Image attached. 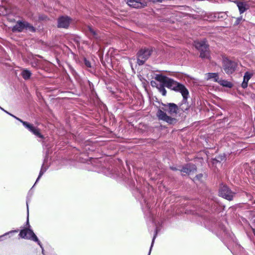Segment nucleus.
I'll list each match as a JSON object with an SVG mask.
<instances>
[{
  "label": "nucleus",
  "instance_id": "1",
  "mask_svg": "<svg viewBox=\"0 0 255 255\" xmlns=\"http://www.w3.org/2000/svg\"><path fill=\"white\" fill-rule=\"evenodd\" d=\"M161 105L163 107L161 109L158 110L156 116L159 120L165 122L170 125H174L177 123V119L173 117L176 116L179 109L184 112L189 108L188 105L185 108L184 107L179 108L176 104L173 103H162Z\"/></svg>",
  "mask_w": 255,
  "mask_h": 255
},
{
  "label": "nucleus",
  "instance_id": "2",
  "mask_svg": "<svg viewBox=\"0 0 255 255\" xmlns=\"http://www.w3.org/2000/svg\"><path fill=\"white\" fill-rule=\"evenodd\" d=\"M163 82L166 84V88L181 94L183 97L181 106L186 105L187 103L189 93L185 86L171 78L167 79V80H164Z\"/></svg>",
  "mask_w": 255,
  "mask_h": 255
},
{
  "label": "nucleus",
  "instance_id": "3",
  "mask_svg": "<svg viewBox=\"0 0 255 255\" xmlns=\"http://www.w3.org/2000/svg\"><path fill=\"white\" fill-rule=\"evenodd\" d=\"M205 226L206 228L220 238L223 237V234L225 236L226 235L230 236V231L222 224L217 222L214 219L206 220Z\"/></svg>",
  "mask_w": 255,
  "mask_h": 255
},
{
  "label": "nucleus",
  "instance_id": "4",
  "mask_svg": "<svg viewBox=\"0 0 255 255\" xmlns=\"http://www.w3.org/2000/svg\"><path fill=\"white\" fill-rule=\"evenodd\" d=\"M19 236L22 239L30 240L36 243L41 249L42 254L45 255L43 246L32 229H24L21 230Z\"/></svg>",
  "mask_w": 255,
  "mask_h": 255
},
{
  "label": "nucleus",
  "instance_id": "5",
  "mask_svg": "<svg viewBox=\"0 0 255 255\" xmlns=\"http://www.w3.org/2000/svg\"><path fill=\"white\" fill-rule=\"evenodd\" d=\"M2 111H4L6 114H8L9 115L11 116V117H13L14 119H15L17 121H19L22 124L23 126L26 128H27L29 131H30L31 133H32L37 137L40 138L41 139L44 138V136L40 133V129L39 128L35 127L32 124H30L29 123H28L27 122L22 121L21 119L13 115L12 114L9 113V112H7L6 111L4 110V109Z\"/></svg>",
  "mask_w": 255,
  "mask_h": 255
},
{
  "label": "nucleus",
  "instance_id": "6",
  "mask_svg": "<svg viewBox=\"0 0 255 255\" xmlns=\"http://www.w3.org/2000/svg\"><path fill=\"white\" fill-rule=\"evenodd\" d=\"M2 111H4L6 114H8L9 115L11 116V117H13L14 119H15L17 121H19L22 124L23 126L26 128H27L29 131H30L31 133H32L37 137L40 138L41 139L44 138V136L40 133V129L39 128L35 127L32 124H30L29 123H28L27 122L22 121L21 119L13 115L12 114L9 113V112H7L6 111L4 110V109Z\"/></svg>",
  "mask_w": 255,
  "mask_h": 255
},
{
  "label": "nucleus",
  "instance_id": "7",
  "mask_svg": "<svg viewBox=\"0 0 255 255\" xmlns=\"http://www.w3.org/2000/svg\"><path fill=\"white\" fill-rule=\"evenodd\" d=\"M24 29L28 30L31 32H35L36 28L26 21L18 20L15 25L11 28L13 32H21Z\"/></svg>",
  "mask_w": 255,
  "mask_h": 255
},
{
  "label": "nucleus",
  "instance_id": "8",
  "mask_svg": "<svg viewBox=\"0 0 255 255\" xmlns=\"http://www.w3.org/2000/svg\"><path fill=\"white\" fill-rule=\"evenodd\" d=\"M238 66L236 62L232 61L227 57H223L222 68L225 72L230 75L235 72Z\"/></svg>",
  "mask_w": 255,
  "mask_h": 255
},
{
  "label": "nucleus",
  "instance_id": "9",
  "mask_svg": "<svg viewBox=\"0 0 255 255\" xmlns=\"http://www.w3.org/2000/svg\"><path fill=\"white\" fill-rule=\"evenodd\" d=\"M195 47L200 52V57L201 58H209V45L207 43L206 41L203 40L195 42Z\"/></svg>",
  "mask_w": 255,
  "mask_h": 255
},
{
  "label": "nucleus",
  "instance_id": "10",
  "mask_svg": "<svg viewBox=\"0 0 255 255\" xmlns=\"http://www.w3.org/2000/svg\"><path fill=\"white\" fill-rule=\"evenodd\" d=\"M219 195L224 199L232 201L236 195V193L232 191L226 185L221 184L219 189Z\"/></svg>",
  "mask_w": 255,
  "mask_h": 255
},
{
  "label": "nucleus",
  "instance_id": "11",
  "mask_svg": "<svg viewBox=\"0 0 255 255\" xmlns=\"http://www.w3.org/2000/svg\"><path fill=\"white\" fill-rule=\"evenodd\" d=\"M154 79L155 80L160 83V84H159V88L158 89V91L162 96H165L167 93L166 90L165 88V87H166V84H165L163 81L164 80H167V79H170V78L162 74H156Z\"/></svg>",
  "mask_w": 255,
  "mask_h": 255
},
{
  "label": "nucleus",
  "instance_id": "12",
  "mask_svg": "<svg viewBox=\"0 0 255 255\" xmlns=\"http://www.w3.org/2000/svg\"><path fill=\"white\" fill-rule=\"evenodd\" d=\"M71 18L68 16H62L58 19L57 26L59 28H67L71 22Z\"/></svg>",
  "mask_w": 255,
  "mask_h": 255
},
{
  "label": "nucleus",
  "instance_id": "13",
  "mask_svg": "<svg viewBox=\"0 0 255 255\" xmlns=\"http://www.w3.org/2000/svg\"><path fill=\"white\" fill-rule=\"evenodd\" d=\"M89 38L96 40L100 39V32L99 30L94 29L91 26H88L87 30Z\"/></svg>",
  "mask_w": 255,
  "mask_h": 255
},
{
  "label": "nucleus",
  "instance_id": "14",
  "mask_svg": "<svg viewBox=\"0 0 255 255\" xmlns=\"http://www.w3.org/2000/svg\"><path fill=\"white\" fill-rule=\"evenodd\" d=\"M152 52L151 49L148 48H142L137 54V57H141L142 59H144L146 60L150 57Z\"/></svg>",
  "mask_w": 255,
  "mask_h": 255
},
{
  "label": "nucleus",
  "instance_id": "15",
  "mask_svg": "<svg viewBox=\"0 0 255 255\" xmlns=\"http://www.w3.org/2000/svg\"><path fill=\"white\" fill-rule=\"evenodd\" d=\"M253 74L249 72H246L244 76L243 81L242 83V87L246 89L248 87V84L249 80L252 78Z\"/></svg>",
  "mask_w": 255,
  "mask_h": 255
},
{
  "label": "nucleus",
  "instance_id": "16",
  "mask_svg": "<svg viewBox=\"0 0 255 255\" xmlns=\"http://www.w3.org/2000/svg\"><path fill=\"white\" fill-rule=\"evenodd\" d=\"M196 169V168L195 165L188 164L183 166L182 169L180 170V171L186 174H189Z\"/></svg>",
  "mask_w": 255,
  "mask_h": 255
},
{
  "label": "nucleus",
  "instance_id": "17",
  "mask_svg": "<svg viewBox=\"0 0 255 255\" xmlns=\"http://www.w3.org/2000/svg\"><path fill=\"white\" fill-rule=\"evenodd\" d=\"M127 4L134 8H139L141 6V3L139 0H125Z\"/></svg>",
  "mask_w": 255,
  "mask_h": 255
},
{
  "label": "nucleus",
  "instance_id": "18",
  "mask_svg": "<svg viewBox=\"0 0 255 255\" xmlns=\"http://www.w3.org/2000/svg\"><path fill=\"white\" fill-rule=\"evenodd\" d=\"M237 6L238 7L240 13H243L246 11L248 8V5L247 4L243 1H239L237 2Z\"/></svg>",
  "mask_w": 255,
  "mask_h": 255
},
{
  "label": "nucleus",
  "instance_id": "19",
  "mask_svg": "<svg viewBox=\"0 0 255 255\" xmlns=\"http://www.w3.org/2000/svg\"><path fill=\"white\" fill-rule=\"evenodd\" d=\"M21 75L24 80H28L30 78L31 73L27 69H24L22 71Z\"/></svg>",
  "mask_w": 255,
  "mask_h": 255
},
{
  "label": "nucleus",
  "instance_id": "20",
  "mask_svg": "<svg viewBox=\"0 0 255 255\" xmlns=\"http://www.w3.org/2000/svg\"><path fill=\"white\" fill-rule=\"evenodd\" d=\"M219 75L218 73H209L208 74V79H213L214 81L218 82L219 79Z\"/></svg>",
  "mask_w": 255,
  "mask_h": 255
},
{
  "label": "nucleus",
  "instance_id": "21",
  "mask_svg": "<svg viewBox=\"0 0 255 255\" xmlns=\"http://www.w3.org/2000/svg\"><path fill=\"white\" fill-rule=\"evenodd\" d=\"M227 17V15L225 12H219L215 13V17L218 19H226Z\"/></svg>",
  "mask_w": 255,
  "mask_h": 255
},
{
  "label": "nucleus",
  "instance_id": "22",
  "mask_svg": "<svg viewBox=\"0 0 255 255\" xmlns=\"http://www.w3.org/2000/svg\"><path fill=\"white\" fill-rule=\"evenodd\" d=\"M48 167H44V163L42 164L41 170L39 172V175L35 181V183H36L38 180L40 179V178L41 177V176L43 175V174L46 172V170L47 169Z\"/></svg>",
  "mask_w": 255,
  "mask_h": 255
},
{
  "label": "nucleus",
  "instance_id": "23",
  "mask_svg": "<svg viewBox=\"0 0 255 255\" xmlns=\"http://www.w3.org/2000/svg\"><path fill=\"white\" fill-rule=\"evenodd\" d=\"M159 231V229H158V228L156 226V228H155V233H154V236L153 237V238H152V242H151V246H150V250H149V251L148 252V255H150V253H151V249L153 247V244H154V240L156 238V235L157 234V233Z\"/></svg>",
  "mask_w": 255,
  "mask_h": 255
},
{
  "label": "nucleus",
  "instance_id": "24",
  "mask_svg": "<svg viewBox=\"0 0 255 255\" xmlns=\"http://www.w3.org/2000/svg\"><path fill=\"white\" fill-rule=\"evenodd\" d=\"M28 199H27V201H26V206H27V220H26V226H27V228H25V229H30V225H29V208H28Z\"/></svg>",
  "mask_w": 255,
  "mask_h": 255
},
{
  "label": "nucleus",
  "instance_id": "25",
  "mask_svg": "<svg viewBox=\"0 0 255 255\" xmlns=\"http://www.w3.org/2000/svg\"><path fill=\"white\" fill-rule=\"evenodd\" d=\"M68 68H69V71H70V72L71 73V74L74 77H76L78 75L77 74V73L76 72V71H75V70L74 69V68L71 66L70 65V64H68Z\"/></svg>",
  "mask_w": 255,
  "mask_h": 255
},
{
  "label": "nucleus",
  "instance_id": "26",
  "mask_svg": "<svg viewBox=\"0 0 255 255\" xmlns=\"http://www.w3.org/2000/svg\"><path fill=\"white\" fill-rule=\"evenodd\" d=\"M144 201L145 204L146 205V208H147V214L149 213V216L151 217L152 215L151 214L150 211V206H149L148 203H146V202L145 200H144ZM144 212L145 214H146V211H144Z\"/></svg>",
  "mask_w": 255,
  "mask_h": 255
},
{
  "label": "nucleus",
  "instance_id": "27",
  "mask_svg": "<svg viewBox=\"0 0 255 255\" xmlns=\"http://www.w3.org/2000/svg\"><path fill=\"white\" fill-rule=\"evenodd\" d=\"M137 64L138 65H142L144 64L146 60L144 59H142L141 57H137Z\"/></svg>",
  "mask_w": 255,
  "mask_h": 255
},
{
  "label": "nucleus",
  "instance_id": "28",
  "mask_svg": "<svg viewBox=\"0 0 255 255\" xmlns=\"http://www.w3.org/2000/svg\"><path fill=\"white\" fill-rule=\"evenodd\" d=\"M108 173L105 172L106 174V175L109 176L112 178H116V175L113 173L112 170H110V169L107 171Z\"/></svg>",
  "mask_w": 255,
  "mask_h": 255
},
{
  "label": "nucleus",
  "instance_id": "29",
  "mask_svg": "<svg viewBox=\"0 0 255 255\" xmlns=\"http://www.w3.org/2000/svg\"><path fill=\"white\" fill-rule=\"evenodd\" d=\"M84 63L87 67H88V68L91 67V62L88 60H87L86 58H84Z\"/></svg>",
  "mask_w": 255,
  "mask_h": 255
},
{
  "label": "nucleus",
  "instance_id": "30",
  "mask_svg": "<svg viewBox=\"0 0 255 255\" xmlns=\"http://www.w3.org/2000/svg\"><path fill=\"white\" fill-rule=\"evenodd\" d=\"M223 82H226V84H224L223 83H220L221 85L225 86L226 87L231 88L232 86V84L230 82H228L227 81L223 80Z\"/></svg>",
  "mask_w": 255,
  "mask_h": 255
},
{
  "label": "nucleus",
  "instance_id": "31",
  "mask_svg": "<svg viewBox=\"0 0 255 255\" xmlns=\"http://www.w3.org/2000/svg\"><path fill=\"white\" fill-rule=\"evenodd\" d=\"M101 162V161L99 159H97V158L92 159V161H91V163L94 166H97V164L99 163V162Z\"/></svg>",
  "mask_w": 255,
  "mask_h": 255
},
{
  "label": "nucleus",
  "instance_id": "32",
  "mask_svg": "<svg viewBox=\"0 0 255 255\" xmlns=\"http://www.w3.org/2000/svg\"><path fill=\"white\" fill-rule=\"evenodd\" d=\"M150 84L152 87H156L157 89L159 88V84L157 83L155 81H151Z\"/></svg>",
  "mask_w": 255,
  "mask_h": 255
},
{
  "label": "nucleus",
  "instance_id": "33",
  "mask_svg": "<svg viewBox=\"0 0 255 255\" xmlns=\"http://www.w3.org/2000/svg\"><path fill=\"white\" fill-rule=\"evenodd\" d=\"M14 232H17V231L16 230H14V231H10L9 232H8L7 233H5V234H4L3 235H1V236H0V241L2 240L3 239H2V238L3 237H4V236L7 235H9V234H11V233H14Z\"/></svg>",
  "mask_w": 255,
  "mask_h": 255
},
{
  "label": "nucleus",
  "instance_id": "34",
  "mask_svg": "<svg viewBox=\"0 0 255 255\" xmlns=\"http://www.w3.org/2000/svg\"><path fill=\"white\" fill-rule=\"evenodd\" d=\"M242 19V16H240L237 18L236 21L235 22V24L238 25L240 23L241 20Z\"/></svg>",
  "mask_w": 255,
  "mask_h": 255
},
{
  "label": "nucleus",
  "instance_id": "35",
  "mask_svg": "<svg viewBox=\"0 0 255 255\" xmlns=\"http://www.w3.org/2000/svg\"><path fill=\"white\" fill-rule=\"evenodd\" d=\"M170 169H171L172 170H173V171H177V170H179V171H180V169H178L177 168H176V167H173V166H171V167H170Z\"/></svg>",
  "mask_w": 255,
  "mask_h": 255
},
{
  "label": "nucleus",
  "instance_id": "36",
  "mask_svg": "<svg viewBox=\"0 0 255 255\" xmlns=\"http://www.w3.org/2000/svg\"><path fill=\"white\" fill-rule=\"evenodd\" d=\"M202 176H203V175H202V174H198V175H196V177L198 179L200 180V179H201V178H202Z\"/></svg>",
  "mask_w": 255,
  "mask_h": 255
},
{
  "label": "nucleus",
  "instance_id": "37",
  "mask_svg": "<svg viewBox=\"0 0 255 255\" xmlns=\"http://www.w3.org/2000/svg\"><path fill=\"white\" fill-rule=\"evenodd\" d=\"M164 0H152L153 2H162Z\"/></svg>",
  "mask_w": 255,
  "mask_h": 255
},
{
  "label": "nucleus",
  "instance_id": "38",
  "mask_svg": "<svg viewBox=\"0 0 255 255\" xmlns=\"http://www.w3.org/2000/svg\"><path fill=\"white\" fill-rule=\"evenodd\" d=\"M32 67H36L37 66V63H32Z\"/></svg>",
  "mask_w": 255,
  "mask_h": 255
},
{
  "label": "nucleus",
  "instance_id": "39",
  "mask_svg": "<svg viewBox=\"0 0 255 255\" xmlns=\"http://www.w3.org/2000/svg\"><path fill=\"white\" fill-rule=\"evenodd\" d=\"M220 83H223L224 84H226V82H223V81L219 82L220 84Z\"/></svg>",
  "mask_w": 255,
  "mask_h": 255
},
{
  "label": "nucleus",
  "instance_id": "40",
  "mask_svg": "<svg viewBox=\"0 0 255 255\" xmlns=\"http://www.w3.org/2000/svg\"><path fill=\"white\" fill-rule=\"evenodd\" d=\"M39 18L41 19H44V18L42 17V16H39Z\"/></svg>",
  "mask_w": 255,
  "mask_h": 255
},
{
  "label": "nucleus",
  "instance_id": "41",
  "mask_svg": "<svg viewBox=\"0 0 255 255\" xmlns=\"http://www.w3.org/2000/svg\"><path fill=\"white\" fill-rule=\"evenodd\" d=\"M35 184H36V183H35V184H33V185L32 186V187H31V189H33V187H34V186H35Z\"/></svg>",
  "mask_w": 255,
  "mask_h": 255
},
{
  "label": "nucleus",
  "instance_id": "42",
  "mask_svg": "<svg viewBox=\"0 0 255 255\" xmlns=\"http://www.w3.org/2000/svg\"><path fill=\"white\" fill-rule=\"evenodd\" d=\"M35 184H36V183H35V184H33V185L32 186V187H31V189H33V187H34V186H35Z\"/></svg>",
  "mask_w": 255,
  "mask_h": 255
},
{
  "label": "nucleus",
  "instance_id": "43",
  "mask_svg": "<svg viewBox=\"0 0 255 255\" xmlns=\"http://www.w3.org/2000/svg\"><path fill=\"white\" fill-rule=\"evenodd\" d=\"M35 184H36V183H35V184H33V185L32 186V187H31V189H33V187H34V186H35Z\"/></svg>",
  "mask_w": 255,
  "mask_h": 255
},
{
  "label": "nucleus",
  "instance_id": "44",
  "mask_svg": "<svg viewBox=\"0 0 255 255\" xmlns=\"http://www.w3.org/2000/svg\"><path fill=\"white\" fill-rule=\"evenodd\" d=\"M35 184H36V183H35V184H33V185L32 186V187H31V189H33V187H34V186H35Z\"/></svg>",
  "mask_w": 255,
  "mask_h": 255
},
{
  "label": "nucleus",
  "instance_id": "45",
  "mask_svg": "<svg viewBox=\"0 0 255 255\" xmlns=\"http://www.w3.org/2000/svg\"><path fill=\"white\" fill-rule=\"evenodd\" d=\"M0 109H1V110H3V109L2 108H1V107H0Z\"/></svg>",
  "mask_w": 255,
  "mask_h": 255
},
{
  "label": "nucleus",
  "instance_id": "46",
  "mask_svg": "<svg viewBox=\"0 0 255 255\" xmlns=\"http://www.w3.org/2000/svg\"><path fill=\"white\" fill-rule=\"evenodd\" d=\"M220 159H221V160H223V159H222V157L220 158Z\"/></svg>",
  "mask_w": 255,
  "mask_h": 255
}]
</instances>
